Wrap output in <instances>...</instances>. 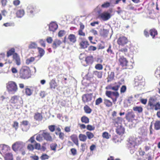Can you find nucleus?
Returning <instances> with one entry per match:
<instances>
[{"label": "nucleus", "mask_w": 160, "mask_h": 160, "mask_svg": "<svg viewBox=\"0 0 160 160\" xmlns=\"http://www.w3.org/2000/svg\"><path fill=\"white\" fill-rule=\"evenodd\" d=\"M48 128L51 132H53L55 129V126L54 125H50L48 126Z\"/></svg>", "instance_id": "obj_51"}, {"label": "nucleus", "mask_w": 160, "mask_h": 160, "mask_svg": "<svg viewBox=\"0 0 160 160\" xmlns=\"http://www.w3.org/2000/svg\"><path fill=\"white\" fill-rule=\"evenodd\" d=\"M114 77V73L113 72H111L108 76V81H111L112 80Z\"/></svg>", "instance_id": "obj_48"}, {"label": "nucleus", "mask_w": 160, "mask_h": 160, "mask_svg": "<svg viewBox=\"0 0 160 160\" xmlns=\"http://www.w3.org/2000/svg\"><path fill=\"white\" fill-rule=\"evenodd\" d=\"M119 87V86L118 85L115 86H112L111 90L113 91H117Z\"/></svg>", "instance_id": "obj_61"}, {"label": "nucleus", "mask_w": 160, "mask_h": 160, "mask_svg": "<svg viewBox=\"0 0 160 160\" xmlns=\"http://www.w3.org/2000/svg\"><path fill=\"white\" fill-rule=\"evenodd\" d=\"M27 11L28 13L32 15L35 14L39 11V9L36 6L31 4L28 5L27 8Z\"/></svg>", "instance_id": "obj_5"}, {"label": "nucleus", "mask_w": 160, "mask_h": 160, "mask_svg": "<svg viewBox=\"0 0 160 160\" xmlns=\"http://www.w3.org/2000/svg\"><path fill=\"white\" fill-rule=\"evenodd\" d=\"M13 61L15 62L17 65L19 66L21 64L20 58L19 56L17 53H15L13 54Z\"/></svg>", "instance_id": "obj_14"}, {"label": "nucleus", "mask_w": 160, "mask_h": 160, "mask_svg": "<svg viewBox=\"0 0 160 160\" xmlns=\"http://www.w3.org/2000/svg\"><path fill=\"white\" fill-rule=\"evenodd\" d=\"M87 129L89 131H92L95 129V127L92 125H88L87 126Z\"/></svg>", "instance_id": "obj_56"}, {"label": "nucleus", "mask_w": 160, "mask_h": 160, "mask_svg": "<svg viewBox=\"0 0 160 160\" xmlns=\"http://www.w3.org/2000/svg\"><path fill=\"white\" fill-rule=\"evenodd\" d=\"M59 138L62 140L64 138V134L62 132H60L58 134Z\"/></svg>", "instance_id": "obj_57"}, {"label": "nucleus", "mask_w": 160, "mask_h": 160, "mask_svg": "<svg viewBox=\"0 0 160 160\" xmlns=\"http://www.w3.org/2000/svg\"><path fill=\"white\" fill-rule=\"evenodd\" d=\"M58 28V25L55 22H52L50 23L49 26V30L53 32L56 30Z\"/></svg>", "instance_id": "obj_15"}, {"label": "nucleus", "mask_w": 160, "mask_h": 160, "mask_svg": "<svg viewBox=\"0 0 160 160\" xmlns=\"http://www.w3.org/2000/svg\"><path fill=\"white\" fill-rule=\"evenodd\" d=\"M38 42L40 45L44 47L46 46V44L45 43V41L43 39H40L38 41Z\"/></svg>", "instance_id": "obj_45"}, {"label": "nucleus", "mask_w": 160, "mask_h": 160, "mask_svg": "<svg viewBox=\"0 0 160 160\" xmlns=\"http://www.w3.org/2000/svg\"><path fill=\"white\" fill-rule=\"evenodd\" d=\"M119 58L118 59L120 65L122 67H126L128 65V61L123 56H119Z\"/></svg>", "instance_id": "obj_11"}, {"label": "nucleus", "mask_w": 160, "mask_h": 160, "mask_svg": "<svg viewBox=\"0 0 160 160\" xmlns=\"http://www.w3.org/2000/svg\"><path fill=\"white\" fill-rule=\"evenodd\" d=\"M81 120L82 122L85 123H88L89 122V119L86 116H83L81 119Z\"/></svg>", "instance_id": "obj_39"}, {"label": "nucleus", "mask_w": 160, "mask_h": 160, "mask_svg": "<svg viewBox=\"0 0 160 160\" xmlns=\"http://www.w3.org/2000/svg\"><path fill=\"white\" fill-rule=\"evenodd\" d=\"M37 49L38 50L40 57H42L45 54L44 50L43 49L40 47H38Z\"/></svg>", "instance_id": "obj_35"}, {"label": "nucleus", "mask_w": 160, "mask_h": 160, "mask_svg": "<svg viewBox=\"0 0 160 160\" xmlns=\"http://www.w3.org/2000/svg\"><path fill=\"white\" fill-rule=\"evenodd\" d=\"M135 115L132 112H129L126 115V118L127 120H131L134 118Z\"/></svg>", "instance_id": "obj_25"}, {"label": "nucleus", "mask_w": 160, "mask_h": 160, "mask_svg": "<svg viewBox=\"0 0 160 160\" xmlns=\"http://www.w3.org/2000/svg\"><path fill=\"white\" fill-rule=\"evenodd\" d=\"M112 12V9L110 10L109 11L104 12L100 15V16L103 20L107 21L111 18L112 16L111 13Z\"/></svg>", "instance_id": "obj_7"}, {"label": "nucleus", "mask_w": 160, "mask_h": 160, "mask_svg": "<svg viewBox=\"0 0 160 160\" xmlns=\"http://www.w3.org/2000/svg\"><path fill=\"white\" fill-rule=\"evenodd\" d=\"M34 118L36 120H41L42 119V117L41 114L37 113L35 114Z\"/></svg>", "instance_id": "obj_36"}, {"label": "nucleus", "mask_w": 160, "mask_h": 160, "mask_svg": "<svg viewBox=\"0 0 160 160\" xmlns=\"http://www.w3.org/2000/svg\"><path fill=\"white\" fill-rule=\"evenodd\" d=\"M154 128L156 130L160 129V121H157L154 124Z\"/></svg>", "instance_id": "obj_33"}, {"label": "nucleus", "mask_w": 160, "mask_h": 160, "mask_svg": "<svg viewBox=\"0 0 160 160\" xmlns=\"http://www.w3.org/2000/svg\"><path fill=\"white\" fill-rule=\"evenodd\" d=\"M94 74L98 78H100L102 77V72H99L95 71L93 72Z\"/></svg>", "instance_id": "obj_32"}, {"label": "nucleus", "mask_w": 160, "mask_h": 160, "mask_svg": "<svg viewBox=\"0 0 160 160\" xmlns=\"http://www.w3.org/2000/svg\"><path fill=\"white\" fill-rule=\"evenodd\" d=\"M10 150L8 146L5 144L0 145V153L3 156L7 152Z\"/></svg>", "instance_id": "obj_9"}, {"label": "nucleus", "mask_w": 160, "mask_h": 160, "mask_svg": "<svg viewBox=\"0 0 160 160\" xmlns=\"http://www.w3.org/2000/svg\"><path fill=\"white\" fill-rule=\"evenodd\" d=\"M25 145V143L22 142H17L12 145V149L16 152L18 150H21L23 148Z\"/></svg>", "instance_id": "obj_6"}, {"label": "nucleus", "mask_w": 160, "mask_h": 160, "mask_svg": "<svg viewBox=\"0 0 160 160\" xmlns=\"http://www.w3.org/2000/svg\"><path fill=\"white\" fill-rule=\"evenodd\" d=\"M117 129L116 130L117 133L119 135H122L124 133L125 130L124 128L121 126L119 125L116 127Z\"/></svg>", "instance_id": "obj_19"}, {"label": "nucleus", "mask_w": 160, "mask_h": 160, "mask_svg": "<svg viewBox=\"0 0 160 160\" xmlns=\"http://www.w3.org/2000/svg\"><path fill=\"white\" fill-rule=\"evenodd\" d=\"M28 48L29 49H35L37 48V44L34 42H31L29 44Z\"/></svg>", "instance_id": "obj_28"}, {"label": "nucleus", "mask_w": 160, "mask_h": 160, "mask_svg": "<svg viewBox=\"0 0 160 160\" xmlns=\"http://www.w3.org/2000/svg\"><path fill=\"white\" fill-rule=\"evenodd\" d=\"M40 134H38L36 137V139L37 141L41 142L43 140V137L42 136V131L40 132Z\"/></svg>", "instance_id": "obj_26"}, {"label": "nucleus", "mask_w": 160, "mask_h": 160, "mask_svg": "<svg viewBox=\"0 0 160 160\" xmlns=\"http://www.w3.org/2000/svg\"><path fill=\"white\" fill-rule=\"evenodd\" d=\"M57 145L56 143H52L50 145V148L54 152L56 151V148Z\"/></svg>", "instance_id": "obj_41"}, {"label": "nucleus", "mask_w": 160, "mask_h": 160, "mask_svg": "<svg viewBox=\"0 0 160 160\" xmlns=\"http://www.w3.org/2000/svg\"><path fill=\"white\" fill-rule=\"evenodd\" d=\"M70 138L73 142L77 146L78 145V141L77 136L76 134H73L72 135Z\"/></svg>", "instance_id": "obj_22"}, {"label": "nucleus", "mask_w": 160, "mask_h": 160, "mask_svg": "<svg viewBox=\"0 0 160 160\" xmlns=\"http://www.w3.org/2000/svg\"><path fill=\"white\" fill-rule=\"evenodd\" d=\"M118 43L120 45L122 46H124L128 42L127 38L124 36L120 37L118 39L117 41Z\"/></svg>", "instance_id": "obj_13"}, {"label": "nucleus", "mask_w": 160, "mask_h": 160, "mask_svg": "<svg viewBox=\"0 0 160 160\" xmlns=\"http://www.w3.org/2000/svg\"><path fill=\"white\" fill-rule=\"evenodd\" d=\"M18 126V123L17 122H14L13 125V127L15 128L16 130H17Z\"/></svg>", "instance_id": "obj_58"}, {"label": "nucleus", "mask_w": 160, "mask_h": 160, "mask_svg": "<svg viewBox=\"0 0 160 160\" xmlns=\"http://www.w3.org/2000/svg\"><path fill=\"white\" fill-rule=\"evenodd\" d=\"M49 84L50 88L52 90L55 89L56 87L57 86V84L55 79L51 80Z\"/></svg>", "instance_id": "obj_16"}, {"label": "nucleus", "mask_w": 160, "mask_h": 160, "mask_svg": "<svg viewBox=\"0 0 160 160\" xmlns=\"http://www.w3.org/2000/svg\"><path fill=\"white\" fill-rule=\"evenodd\" d=\"M25 93L28 96L31 95L32 93L31 89L28 88H27L26 89Z\"/></svg>", "instance_id": "obj_54"}, {"label": "nucleus", "mask_w": 160, "mask_h": 160, "mask_svg": "<svg viewBox=\"0 0 160 160\" xmlns=\"http://www.w3.org/2000/svg\"><path fill=\"white\" fill-rule=\"evenodd\" d=\"M68 39L69 41L72 43H74L76 41V38L75 36L73 34L69 35Z\"/></svg>", "instance_id": "obj_23"}, {"label": "nucleus", "mask_w": 160, "mask_h": 160, "mask_svg": "<svg viewBox=\"0 0 160 160\" xmlns=\"http://www.w3.org/2000/svg\"><path fill=\"white\" fill-rule=\"evenodd\" d=\"M78 137L80 141L83 142H85L87 138L86 135L82 134H80Z\"/></svg>", "instance_id": "obj_29"}, {"label": "nucleus", "mask_w": 160, "mask_h": 160, "mask_svg": "<svg viewBox=\"0 0 160 160\" xmlns=\"http://www.w3.org/2000/svg\"><path fill=\"white\" fill-rule=\"evenodd\" d=\"M122 118L120 117H118L113 119V122L116 127L121 125Z\"/></svg>", "instance_id": "obj_18"}, {"label": "nucleus", "mask_w": 160, "mask_h": 160, "mask_svg": "<svg viewBox=\"0 0 160 160\" xmlns=\"http://www.w3.org/2000/svg\"><path fill=\"white\" fill-rule=\"evenodd\" d=\"M86 134L89 139L92 138L94 136V134L90 132H86Z\"/></svg>", "instance_id": "obj_42"}, {"label": "nucleus", "mask_w": 160, "mask_h": 160, "mask_svg": "<svg viewBox=\"0 0 160 160\" xmlns=\"http://www.w3.org/2000/svg\"><path fill=\"white\" fill-rule=\"evenodd\" d=\"M7 88L8 91L11 93L14 94L18 90L16 83L13 81H10L7 84Z\"/></svg>", "instance_id": "obj_4"}, {"label": "nucleus", "mask_w": 160, "mask_h": 160, "mask_svg": "<svg viewBox=\"0 0 160 160\" xmlns=\"http://www.w3.org/2000/svg\"><path fill=\"white\" fill-rule=\"evenodd\" d=\"M111 135L109 134V133L106 132H103L102 134V137L103 138H106V139H108L111 137Z\"/></svg>", "instance_id": "obj_38"}, {"label": "nucleus", "mask_w": 160, "mask_h": 160, "mask_svg": "<svg viewBox=\"0 0 160 160\" xmlns=\"http://www.w3.org/2000/svg\"><path fill=\"white\" fill-rule=\"evenodd\" d=\"M102 99L101 98H99L97 99L95 101V104L96 105H98L102 102Z\"/></svg>", "instance_id": "obj_53"}, {"label": "nucleus", "mask_w": 160, "mask_h": 160, "mask_svg": "<svg viewBox=\"0 0 160 160\" xmlns=\"http://www.w3.org/2000/svg\"><path fill=\"white\" fill-rule=\"evenodd\" d=\"M35 60L34 58L33 57H30L29 58H28L26 62V63L28 65L31 63L33 62Z\"/></svg>", "instance_id": "obj_43"}, {"label": "nucleus", "mask_w": 160, "mask_h": 160, "mask_svg": "<svg viewBox=\"0 0 160 160\" xmlns=\"http://www.w3.org/2000/svg\"><path fill=\"white\" fill-rule=\"evenodd\" d=\"M138 132L141 136L136 138V137H131L129 138V141L128 143V147L129 148L130 152L133 154L136 149V145L139 144L141 142L147 139L146 136L147 134V130L145 127L140 128Z\"/></svg>", "instance_id": "obj_1"}, {"label": "nucleus", "mask_w": 160, "mask_h": 160, "mask_svg": "<svg viewBox=\"0 0 160 160\" xmlns=\"http://www.w3.org/2000/svg\"><path fill=\"white\" fill-rule=\"evenodd\" d=\"M52 39L50 37H47L46 39L47 42L49 43H51L52 41Z\"/></svg>", "instance_id": "obj_62"}, {"label": "nucleus", "mask_w": 160, "mask_h": 160, "mask_svg": "<svg viewBox=\"0 0 160 160\" xmlns=\"http://www.w3.org/2000/svg\"><path fill=\"white\" fill-rule=\"evenodd\" d=\"M31 71L29 68L27 66H23L20 70L19 76L23 79H27L30 77Z\"/></svg>", "instance_id": "obj_2"}, {"label": "nucleus", "mask_w": 160, "mask_h": 160, "mask_svg": "<svg viewBox=\"0 0 160 160\" xmlns=\"http://www.w3.org/2000/svg\"><path fill=\"white\" fill-rule=\"evenodd\" d=\"M112 140L113 142L115 143L120 142L119 138L116 136H114L113 137Z\"/></svg>", "instance_id": "obj_47"}, {"label": "nucleus", "mask_w": 160, "mask_h": 160, "mask_svg": "<svg viewBox=\"0 0 160 160\" xmlns=\"http://www.w3.org/2000/svg\"><path fill=\"white\" fill-rule=\"evenodd\" d=\"M126 90V86L123 85L122 86L120 90V92L121 93H124V92Z\"/></svg>", "instance_id": "obj_60"}, {"label": "nucleus", "mask_w": 160, "mask_h": 160, "mask_svg": "<svg viewBox=\"0 0 160 160\" xmlns=\"http://www.w3.org/2000/svg\"><path fill=\"white\" fill-rule=\"evenodd\" d=\"M15 49L14 48H11L7 52V57H9V56H11L12 55H13V54L15 53Z\"/></svg>", "instance_id": "obj_30"}, {"label": "nucleus", "mask_w": 160, "mask_h": 160, "mask_svg": "<svg viewBox=\"0 0 160 160\" xmlns=\"http://www.w3.org/2000/svg\"><path fill=\"white\" fill-rule=\"evenodd\" d=\"M16 14L17 17L21 18L25 14L24 11L22 9L18 10L17 11Z\"/></svg>", "instance_id": "obj_21"}, {"label": "nucleus", "mask_w": 160, "mask_h": 160, "mask_svg": "<svg viewBox=\"0 0 160 160\" xmlns=\"http://www.w3.org/2000/svg\"><path fill=\"white\" fill-rule=\"evenodd\" d=\"M104 103L106 105V106L108 107H111L112 105V102L108 100L104 99Z\"/></svg>", "instance_id": "obj_34"}, {"label": "nucleus", "mask_w": 160, "mask_h": 160, "mask_svg": "<svg viewBox=\"0 0 160 160\" xmlns=\"http://www.w3.org/2000/svg\"><path fill=\"white\" fill-rule=\"evenodd\" d=\"M155 110L160 109V103L159 102H157L155 105L154 109Z\"/></svg>", "instance_id": "obj_52"}, {"label": "nucleus", "mask_w": 160, "mask_h": 160, "mask_svg": "<svg viewBox=\"0 0 160 160\" xmlns=\"http://www.w3.org/2000/svg\"><path fill=\"white\" fill-rule=\"evenodd\" d=\"M155 74L156 75V76L158 78V77L157 76V75H158L159 77H160V67H158L157 70L155 72Z\"/></svg>", "instance_id": "obj_59"}, {"label": "nucleus", "mask_w": 160, "mask_h": 160, "mask_svg": "<svg viewBox=\"0 0 160 160\" xmlns=\"http://www.w3.org/2000/svg\"><path fill=\"white\" fill-rule=\"evenodd\" d=\"M5 155L4 158L5 160H13L12 155V153H8Z\"/></svg>", "instance_id": "obj_27"}, {"label": "nucleus", "mask_w": 160, "mask_h": 160, "mask_svg": "<svg viewBox=\"0 0 160 160\" xmlns=\"http://www.w3.org/2000/svg\"><path fill=\"white\" fill-rule=\"evenodd\" d=\"M95 68L98 70H101L103 68V66L101 64H98L95 66Z\"/></svg>", "instance_id": "obj_50"}, {"label": "nucleus", "mask_w": 160, "mask_h": 160, "mask_svg": "<svg viewBox=\"0 0 160 160\" xmlns=\"http://www.w3.org/2000/svg\"><path fill=\"white\" fill-rule=\"evenodd\" d=\"M84 110L85 112L87 113H90L91 112L92 110L87 105L84 107Z\"/></svg>", "instance_id": "obj_44"}, {"label": "nucleus", "mask_w": 160, "mask_h": 160, "mask_svg": "<svg viewBox=\"0 0 160 160\" xmlns=\"http://www.w3.org/2000/svg\"><path fill=\"white\" fill-rule=\"evenodd\" d=\"M10 101L11 103L17 107L22 105L23 102L21 97L17 95H14L12 97Z\"/></svg>", "instance_id": "obj_3"}, {"label": "nucleus", "mask_w": 160, "mask_h": 160, "mask_svg": "<svg viewBox=\"0 0 160 160\" xmlns=\"http://www.w3.org/2000/svg\"><path fill=\"white\" fill-rule=\"evenodd\" d=\"M157 102V100L156 97H151L149 99L148 103V106L150 107V109H154L155 105Z\"/></svg>", "instance_id": "obj_8"}, {"label": "nucleus", "mask_w": 160, "mask_h": 160, "mask_svg": "<svg viewBox=\"0 0 160 160\" xmlns=\"http://www.w3.org/2000/svg\"><path fill=\"white\" fill-rule=\"evenodd\" d=\"M92 94L91 93L83 95L82 97V101L86 103L91 101L92 99Z\"/></svg>", "instance_id": "obj_12"}, {"label": "nucleus", "mask_w": 160, "mask_h": 160, "mask_svg": "<svg viewBox=\"0 0 160 160\" xmlns=\"http://www.w3.org/2000/svg\"><path fill=\"white\" fill-rule=\"evenodd\" d=\"M42 136L43 138L48 141L52 142L53 139L49 132L45 130L42 131Z\"/></svg>", "instance_id": "obj_10"}, {"label": "nucleus", "mask_w": 160, "mask_h": 160, "mask_svg": "<svg viewBox=\"0 0 160 160\" xmlns=\"http://www.w3.org/2000/svg\"><path fill=\"white\" fill-rule=\"evenodd\" d=\"M133 110L135 111L138 112L139 113L142 112V108L141 107H136L133 108Z\"/></svg>", "instance_id": "obj_37"}, {"label": "nucleus", "mask_w": 160, "mask_h": 160, "mask_svg": "<svg viewBox=\"0 0 160 160\" xmlns=\"http://www.w3.org/2000/svg\"><path fill=\"white\" fill-rule=\"evenodd\" d=\"M110 5V3L108 2H105L101 5V7L102 8H107L109 7Z\"/></svg>", "instance_id": "obj_55"}, {"label": "nucleus", "mask_w": 160, "mask_h": 160, "mask_svg": "<svg viewBox=\"0 0 160 160\" xmlns=\"http://www.w3.org/2000/svg\"><path fill=\"white\" fill-rule=\"evenodd\" d=\"M49 157L46 154H43L40 157V158L42 160H45L48 159Z\"/></svg>", "instance_id": "obj_46"}, {"label": "nucleus", "mask_w": 160, "mask_h": 160, "mask_svg": "<svg viewBox=\"0 0 160 160\" xmlns=\"http://www.w3.org/2000/svg\"><path fill=\"white\" fill-rule=\"evenodd\" d=\"M111 45L110 44L109 45V47L107 51V52L110 54H114V53L111 49Z\"/></svg>", "instance_id": "obj_49"}, {"label": "nucleus", "mask_w": 160, "mask_h": 160, "mask_svg": "<svg viewBox=\"0 0 160 160\" xmlns=\"http://www.w3.org/2000/svg\"><path fill=\"white\" fill-rule=\"evenodd\" d=\"M13 4L16 6H18L20 4V1L19 0H15L13 2Z\"/></svg>", "instance_id": "obj_64"}, {"label": "nucleus", "mask_w": 160, "mask_h": 160, "mask_svg": "<svg viewBox=\"0 0 160 160\" xmlns=\"http://www.w3.org/2000/svg\"><path fill=\"white\" fill-rule=\"evenodd\" d=\"M83 30H79L78 34L81 36H84L85 35V33L82 31Z\"/></svg>", "instance_id": "obj_63"}, {"label": "nucleus", "mask_w": 160, "mask_h": 160, "mask_svg": "<svg viewBox=\"0 0 160 160\" xmlns=\"http://www.w3.org/2000/svg\"><path fill=\"white\" fill-rule=\"evenodd\" d=\"M62 43V42L60 40L55 39L53 42L52 44V47L54 49H55L57 48Z\"/></svg>", "instance_id": "obj_17"}, {"label": "nucleus", "mask_w": 160, "mask_h": 160, "mask_svg": "<svg viewBox=\"0 0 160 160\" xmlns=\"http://www.w3.org/2000/svg\"><path fill=\"white\" fill-rule=\"evenodd\" d=\"M93 61L92 56L90 55L86 57L85 58V62L88 65L92 64Z\"/></svg>", "instance_id": "obj_20"}, {"label": "nucleus", "mask_w": 160, "mask_h": 160, "mask_svg": "<svg viewBox=\"0 0 160 160\" xmlns=\"http://www.w3.org/2000/svg\"><path fill=\"white\" fill-rule=\"evenodd\" d=\"M81 48H87L88 45V42L86 41H82L80 43Z\"/></svg>", "instance_id": "obj_24"}, {"label": "nucleus", "mask_w": 160, "mask_h": 160, "mask_svg": "<svg viewBox=\"0 0 160 160\" xmlns=\"http://www.w3.org/2000/svg\"><path fill=\"white\" fill-rule=\"evenodd\" d=\"M150 34L154 38L155 36L157 34V31L154 29H151L150 30Z\"/></svg>", "instance_id": "obj_40"}, {"label": "nucleus", "mask_w": 160, "mask_h": 160, "mask_svg": "<svg viewBox=\"0 0 160 160\" xmlns=\"http://www.w3.org/2000/svg\"><path fill=\"white\" fill-rule=\"evenodd\" d=\"M127 52L128 49L127 48H122L119 49L118 52L117 53V55H119V56L121 54V52L124 53L125 54Z\"/></svg>", "instance_id": "obj_31"}]
</instances>
